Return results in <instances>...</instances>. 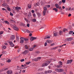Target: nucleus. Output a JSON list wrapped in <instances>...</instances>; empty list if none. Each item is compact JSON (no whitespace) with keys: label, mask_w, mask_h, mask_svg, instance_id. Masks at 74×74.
<instances>
[{"label":"nucleus","mask_w":74,"mask_h":74,"mask_svg":"<svg viewBox=\"0 0 74 74\" xmlns=\"http://www.w3.org/2000/svg\"><path fill=\"white\" fill-rule=\"evenodd\" d=\"M47 38H50V36L47 35L44 38L45 39H47Z\"/></svg>","instance_id":"nucleus-15"},{"label":"nucleus","mask_w":74,"mask_h":74,"mask_svg":"<svg viewBox=\"0 0 74 74\" xmlns=\"http://www.w3.org/2000/svg\"><path fill=\"white\" fill-rule=\"evenodd\" d=\"M23 38V40H25V41H29V39L26 38Z\"/></svg>","instance_id":"nucleus-30"},{"label":"nucleus","mask_w":74,"mask_h":74,"mask_svg":"<svg viewBox=\"0 0 74 74\" xmlns=\"http://www.w3.org/2000/svg\"><path fill=\"white\" fill-rule=\"evenodd\" d=\"M55 6L57 8H58L59 7V5H58V3H56L55 4Z\"/></svg>","instance_id":"nucleus-18"},{"label":"nucleus","mask_w":74,"mask_h":74,"mask_svg":"<svg viewBox=\"0 0 74 74\" xmlns=\"http://www.w3.org/2000/svg\"><path fill=\"white\" fill-rule=\"evenodd\" d=\"M26 32L28 33H32L31 31H29V30H26Z\"/></svg>","instance_id":"nucleus-32"},{"label":"nucleus","mask_w":74,"mask_h":74,"mask_svg":"<svg viewBox=\"0 0 74 74\" xmlns=\"http://www.w3.org/2000/svg\"><path fill=\"white\" fill-rule=\"evenodd\" d=\"M9 45L11 47H14V45L13 44V42L11 41H10L9 42Z\"/></svg>","instance_id":"nucleus-5"},{"label":"nucleus","mask_w":74,"mask_h":74,"mask_svg":"<svg viewBox=\"0 0 74 74\" xmlns=\"http://www.w3.org/2000/svg\"><path fill=\"white\" fill-rule=\"evenodd\" d=\"M37 38L33 37H32L30 38L31 41H33L34 40H36Z\"/></svg>","instance_id":"nucleus-6"},{"label":"nucleus","mask_w":74,"mask_h":74,"mask_svg":"<svg viewBox=\"0 0 74 74\" xmlns=\"http://www.w3.org/2000/svg\"><path fill=\"white\" fill-rule=\"evenodd\" d=\"M35 47H36V45H34V46H33V48L34 49V48H35Z\"/></svg>","instance_id":"nucleus-59"},{"label":"nucleus","mask_w":74,"mask_h":74,"mask_svg":"<svg viewBox=\"0 0 74 74\" xmlns=\"http://www.w3.org/2000/svg\"><path fill=\"white\" fill-rule=\"evenodd\" d=\"M56 71L57 72H58L59 73H60L62 72V71H64V70L62 69H56Z\"/></svg>","instance_id":"nucleus-2"},{"label":"nucleus","mask_w":74,"mask_h":74,"mask_svg":"<svg viewBox=\"0 0 74 74\" xmlns=\"http://www.w3.org/2000/svg\"><path fill=\"white\" fill-rule=\"evenodd\" d=\"M43 9L44 10V11H46L47 10V8L46 7H44L43 8Z\"/></svg>","instance_id":"nucleus-35"},{"label":"nucleus","mask_w":74,"mask_h":74,"mask_svg":"<svg viewBox=\"0 0 74 74\" xmlns=\"http://www.w3.org/2000/svg\"><path fill=\"white\" fill-rule=\"evenodd\" d=\"M31 12L32 13H34V10H32Z\"/></svg>","instance_id":"nucleus-54"},{"label":"nucleus","mask_w":74,"mask_h":74,"mask_svg":"<svg viewBox=\"0 0 74 74\" xmlns=\"http://www.w3.org/2000/svg\"><path fill=\"white\" fill-rule=\"evenodd\" d=\"M62 1L63 3H66V1L65 0H62Z\"/></svg>","instance_id":"nucleus-41"},{"label":"nucleus","mask_w":74,"mask_h":74,"mask_svg":"<svg viewBox=\"0 0 74 74\" xmlns=\"http://www.w3.org/2000/svg\"><path fill=\"white\" fill-rule=\"evenodd\" d=\"M33 16L34 17V18H36V14H34L33 15Z\"/></svg>","instance_id":"nucleus-58"},{"label":"nucleus","mask_w":74,"mask_h":74,"mask_svg":"<svg viewBox=\"0 0 74 74\" xmlns=\"http://www.w3.org/2000/svg\"><path fill=\"white\" fill-rule=\"evenodd\" d=\"M57 48H58V47H53L52 48L53 49H56Z\"/></svg>","instance_id":"nucleus-55"},{"label":"nucleus","mask_w":74,"mask_h":74,"mask_svg":"<svg viewBox=\"0 0 74 74\" xmlns=\"http://www.w3.org/2000/svg\"><path fill=\"white\" fill-rule=\"evenodd\" d=\"M2 5H3V6L5 7H6L7 6V4L5 3L3 4Z\"/></svg>","instance_id":"nucleus-29"},{"label":"nucleus","mask_w":74,"mask_h":74,"mask_svg":"<svg viewBox=\"0 0 74 74\" xmlns=\"http://www.w3.org/2000/svg\"><path fill=\"white\" fill-rule=\"evenodd\" d=\"M55 45V43H53V44H52L51 45V46H53V45Z\"/></svg>","instance_id":"nucleus-52"},{"label":"nucleus","mask_w":74,"mask_h":74,"mask_svg":"<svg viewBox=\"0 0 74 74\" xmlns=\"http://www.w3.org/2000/svg\"><path fill=\"white\" fill-rule=\"evenodd\" d=\"M7 73L8 74H12V72L11 70H9L7 71Z\"/></svg>","instance_id":"nucleus-13"},{"label":"nucleus","mask_w":74,"mask_h":74,"mask_svg":"<svg viewBox=\"0 0 74 74\" xmlns=\"http://www.w3.org/2000/svg\"><path fill=\"white\" fill-rule=\"evenodd\" d=\"M53 10H54V11H55L56 12H58V9L56 8H54L53 9Z\"/></svg>","instance_id":"nucleus-19"},{"label":"nucleus","mask_w":74,"mask_h":74,"mask_svg":"<svg viewBox=\"0 0 74 74\" xmlns=\"http://www.w3.org/2000/svg\"><path fill=\"white\" fill-rule=\"evenodd\" d=\"M25 48H26L27 49H28V46L27 45H25Z\"/></svg>","instance_id":"nucleus-34"},{"label":"nucleus","mask_w":74,"mask_h":74,"mask_svg":"<svg viewBox=\"0 0 74 74\" xmlns=\"http://www.w3.org/2000/svg\"><path fill=\"white\" fill-rule=\"evenodd\" d=\"M7 9L8 10V11H11V9L9 7H7Z\"/></svg>","instance_id":"nucleus-40"},{"label":"nucleus","mask_w":74,"mask_h":74,"mask_svg":"<svg viewBox=\"0 0 74 74\" xmlns=\"http://www.w3.org/2000/svg\"><path fill=\"white\" fill-rule=\"evenodd\" d=\"M46 12H47V11L46 10H44L43 11V15H44V16L45 15Z\"/></svg>","instance_id":"nucleus-14"},{"label":"nucleus","mask_w":74,"mask_h":74,"mask_svg":"<svg viewBox=\"0 0 74 74\" xmlns=\"http://www.w3.org/2000/svg\"><path fill=\"white\" fill-rule=\"evenodd\" d=\"M41 59V57H38L37 58V59H38V60H40V59Z\"/></svg>","instance_id":"nucleus-42"},{"label":"nucleus","mask_w":74,"mask_h":74,"mask_svg":"<svg viewBox=\"0 0 74 74\" xmlns=\"http://www.w3.org/2000/svg\"><path fill=\"white\" fill-rule=\"evenodd\" d=\"M73 33V31H70L69 32V34H72Z\"/></svg>","instance_id":"nucleus-37"},{"label":"nucleus","mask_w":74,"mask_h":74,"mask_svg":"<svg viewBox=\"0 0 74 74\" xmlns=\"http://www.w3.org/2000/svg\"><path fill=\"white\" fill-rule=\"evenodd\" d=\"M58 63L59 64H60V65H62V62L61 61L59 62H58Z\"/></svg>","instance_id":"nucleus-33"},{"label":"nucleus","mask_w":74,"mask_h":74,"mask_svg":"<svg viewBox=\"0 0 74 74\" xmlns=\"http://www.w3.org/2000/svg\"><path fill=\"white\" fill-rule=\"evenodd\" d=\"M15 35H13L11 36L10 37V40H15Z\"/></svg>","instance_id":"nucleus-4"},{"label":"nucleus","mask_w":74,"mask_h":74,"mask_svg":"<svg viewBox=\"0 0 74 74\" xmlns=\"http://www.w3.org/2000/svg\"><path fill=\"white\" fill-rule=\"evenodd\" d=\"M62 9H64V8H65V7H64V6H62Z\"/></svg>","instance_id":"nucleus-64"},{"label":"nucleus","mask_w":74,"mask_h":74,"mask_svg":"<svg viewBox=\"0 0 74 74\" xmlns=\"http://www.w3.org/2000/svg\"><path fill=\"white\" fill-rule=\"evenodd\" d=\"M32 16V15L30 14V13H29L28 14V18H30Z\"/></svg>","instance_id":"nucleus-26"},{"label":"nucleus","mask_w":74,"mask_h":74,"mask_svg":"<svg viewBox=\"0 0 74 74\" xmlns=\"http://www.w3.org/2000/svg\"><path fill=\"white\" fill-rule=\"evenodd\" d=\"M57 68H60V67H62V66L60 65H58L57 66Z\"/></svg>","instance_id":"nucleus-27"},{"label":"nucleus","mask_w":74,"mask_h":74,"mask_svg":"<svg viewBox=\"0 0 74 74\" xmlns=\"http://www.w3.org/2000/svg\"><path fill=\"white\" fill-rule=\"evenodd\" d=\"M13 29H14V30H16V31H18V30H19V29H18V28L15 26L14 27Z\"/></svg>","instance_id":"nucleus-11"},{"label":"nucleus","mask_w":74,"mask_h":74,"mask_svg":"<svg viewBox=\"0 0 74 74\" xmlns=\"http://www.w3.org/2000/svg\"><path fill=\"white\" fill-rule=\"evenodd\" d=\"M45 7H46L47 8H49V7H51V6L49 5H47L45 6Z\"/></svg>","instance_id":"nucleus-38"},{"label":"nucleus","mask_w":74,"mask_h":74,"mask_svg":"<svg viewBox=\"0 0 74 74\" xmlns=\"http://www.w3.org/2000/svg\"><path fill=\"white\" fill-rule=\"evenodd\" d=\"M63 33V31H61L60 30L59 31V35H62V34Z\"/></svg>","instance_id":"nucleus-16"},{"label":"nucleus","mask_w":74,"mask_h":74,"mask_svg":"<svg viewBox=\"0 0 74 74\" xmlns=\"http://www.w3.org/2000/svg\"><path fill=\"white\" fill-rule=\"evenodd\" d=\"M47 45V42H45V46H46Z\"/></svg>","instance_id":"nucleus-57"},{"label":"nucleus","mask_w":74,"mask_h":74,"mask_svg":"<svg viewBox=\"0 0 74 74\" xmlns=\"http://www.w3.org/2000/svg\"><path fill=\"white\" fill-rule=\"evenodd\" d=\"M15 9L16 10H19L21 9V8L19 7H16L15 8Z\"/></svg>","instance_id":"nucleus-22"},{"label":"nucleus","mask_w":74,"mask_h":74,"mask_svg":"<svg viewBox=\"0 0 74 74\" xmlns=\"http://www.w3.org/2000/svg\"><path fill=\"white\" fill-rule=\"evenodd\" d=\"M24 61H25V59H22L20 60V61L21 62H24Z\"/></svg>","instance_id":"nucleus-39"},{"label":"nucleus","mask_w":74,"mask_h":74,"mask_svg":"<svg viewBox=\"0 0 74 74\" xmlns=\"http://www.w3.org/2000/svg\"><path fill=\"white\" fill-rule=\"evenodd\" d=\"M30 63H31V61H30L26 62L25 64H27V65H28V64H29Z\"/></svg>","instance_id":"nucleus-25"},{"label":"nucleus","mask_w":74,"mask_h":74,"mask_svg":"<svg viewBox=\"0 0 74 74\" xmlns=\"http://www.w3.org/2000/svg\"><path fill=\"white\" fill-rule=\"evenodd\" d=\"M27 27H29V26H30V24H27Z\"/></svg>","instance_id":"nucleus-50"},{"label":"nucleus","mask_w":74,"mask_h":74,"mask_svg":"<svg viewBox=\"0 0 74 74\" xmlns=\"http://www.w3.org/2000/svg\"><path fill=\"white\" fill-rule=\"evenodd\" d=\"M32 21L33 22H36V18H33L32 19Z\"/></svg>","instance_id":"nucleus-20"},{"label":"nucleus","mask_w":74,"mask_h":74,"mask_svg":"<svg viewBox=\"0 0 74 74\" xmlns=\"http://www.w3.org/2000/svg\"><path fill=\"white\" fill-rule=\"evenodd\" d=\"M24 20H25V21H26V22H28V20H27V19L26 18H25Z\"/></svg>","instance_id":"nucleus-47"},{"label":"nucleus","mask_w":74,"mask_h":74,"mask_svg":"<svg viewBox=\"0 0 74 74\" xmlns=\"http://www.w3.org/2000/svg\"><path fill=\"white\" fill-rule=\"evenodd\" d=\"M6 62L8 63H10L11 62V60L9 59H8V60H6Z\"/></svg>","instance_id":"nucleus-24"},{"label":"nucleus","mask_w":74,"mask_h":74,"mask_svg":"<svg viewBox=\"0 0 74 74\" xmlns=\"http://www.w3.org/2000/svg\"><path fill=\"white\" fill-rule=\"evenodd\" d=\"M29 52V51L28 50H25L23 52V54L24 55H25V54H26V53H27Z\"/></svg>","instance_id":"nucleus-12"},{"label":"nucleus","mask_w":74,"mask_h":74,"mask_svg":"<svg viewBox=\"0 0 74 74\" xmlns=\"http://www.w3.org/2000/svg\"><path fill=\"white\" fill-rule=\"evenodd\" d=\"M2 48L3 49H6V46H5L3 45L2 46Z\"/></svg>","instance_id":"nucleus-23"},{"label":"nucleus","mask_w":74,"mask_h":74,"mask_svg":"<svg viewBox=\"0 0 74 74\" xmlns=\"http://www.w3.org/2000/svg\"><path fill=\"white\" fill-rule=\"evenodd\" d=\"M19 38L17 37L16 38V40L17 41H18L19 40Z\"/></svg>","instance_id":"nucleus-56"},{"label":"nucleus","mask_w":74,"mask_h":74,"mask_svg":"<svg viewBox=\"0 0 74 74\" xmlns=\"http://www.w3.org/2000/svg\"><path fill=\"white\" fill-rule=\"evenodd\" d=\"M71 16V14H69V15H68V16Z\"/></svg>","instance_id":"nucleus-62"},{"label":"nucleus","mask_w":74,"mask_h":74,"mask_svg":"<svg viewBox=\"0 0 74 74\" xmlns=\"http://www.w3.org/2000/svg\"><path fill=\"white\" fill-rule=\"evenodd\" d=\"M47 41L48 42V43H50L51 41L49 40H47Z\"/></svg>","instance_id":"nucleus-36"},{"label":"nucleus","mask_w":74,"mask_h":74,"mask_svg":"<svg viewBox=\"0 0 74 74\" xmlns=\"http://www.w3.org/2000/svg\"><path fill=\"white\" fill-rule=\"evenodd\" d=\"M50 61H47L46 62V63H43L42 64V67H45V66H47L48 65V64H49L53 60L52 59H50L49 60Z\"/></svg>","instance_id":"nucleus-1"},{"label":"nucleus","mask_w":74,"mask_h":74,"mask_svg":"<svg viewBox=\"0 0 74 74\" xmlns=\"http://www.w3.org/2000/svg\"><path fill=\"white\" fill-rule=\"evenodd\" d=\"M66 31H68V30H67V29L64 28L63 29V32H66Z\"/></svg>","instance_id":"nucleus-21"},{"label":"nucleus","mask_w":74,"mask_h":74,"mask_svg":"<svg viewBox=\"0 0 74 74\" xmlns=\"http://www.w3.org/2000/svg\"><path fill=\"white\" fill-rule=\"evenodd\" d=\"M35 53H40V51H35Z\"/></svg>","instance_id":"nucleus-45"},{"label":"nucleus","mask_w":74,"mask_h":74,"mask_svg":"<svg viewBox=\"0 0 74 74\" xmlns=\"http://www.w3.org/2000/svg\"><path fill=\"white\" fill-rule=\"evenodd\" d=\"M58 8H59V10H60L62 8H61V7L60 6L58 7Z\"/></svg>","instance_id":"nucleus-63"},{"label":"nucleus","mask_w":74,"mask_h":74,"mask_svg":"<svg viewBox=\"0 0 74 74\" xmlns=\"http://www.w3.org/2000/svg\"><path fill=\"white\" fill-rule=\"evenodd\" d=\"M3 31H1V32H0V34H3Z\"/></svg>","instance_id":"nucleus-48"},{"label":"nucleus","mask_w":74,"mask_h":74,"mask_svg":"<svg viewBox=\"0 0 74 74\" xmlns=\"http://www.w3.org/2000/svg\"><path fill=\"white\" fill-rule=\"evenodd\" d=\"M53 35L54 36L56 37V36H59V33L58 32H54L53 33Z\"/></svg>","instance_id":"nucleus-3"},{"label":"nucleus","mask_w":74,"mask_h":74,"mask_svg":"<svg viewBox=\"0 0 74 74\" xmlns=\"http://www.w3.org/2000/svg\"><path fill=\"white\" fill-rule=\"evenodd\" d=\"M25 71H25V70H23L22 71L23 73H25Z\"/></svg>","instance_id":"nucleus-60"},{"label":"nucleus","mask_w":74,"mask_h":74,"mask_svg":"<svg viewBox=\"0 0 74 74\" xmlns=\"http://www.w3.org/2000/svg\"><path fill=\"white\" fill-rule=\"evenodd\" d=\"M45 74H47V73H48V71H45Z\"/></svg>","instance_id":"nucleus-51"},{"label":"nucleus","mask_w":74,"mask_h":74,"mask_svg":"<svg viewBox=\"0 0 74 74\" xmlns=\"http://www.w3.org/2000/svg\"><path fill=\"white\" fill-rule=\"evenodd\" d=\"M66 40H67V41H71V40H73V38H67L66 39Z\"/></svg>","instance_id":"nucleus-10"},{"label":"nucleus","mask_w":74,"mask_h":74,"mask_svg":"<svg viewBox=\"0 0 74 74\" xmlns=\"http://www.w3.org/2000/svg\"><path fill=\"white\" fill-rule=\"evenodd\" d=\"M37 15L38 16V18H40V16H41V13L39 12H38L37 13Z\"/></svg>","instance_id":"nucleus-9"},{"label":"nucleus","mask_w":74,"mask_h":74,"mask_svg":"<svg viewBox=\"0 0 74 74\" xmlns=\"http://www.w3.org/2000/svg\"><path fill=\"white\" fill-rule=\"evenodd\" d=\"M5 23H6L7 24H8V25H9L10 24V23L8 21H5Z\"/></svg>","instance_id":"nucleus-28"},{"label":"nucleus","mask_w":74,"mask_h":74,"mask_svg":"<svg viewBox=\"0 0 74 74\" xmlns=\"http://www.w3.org/2000/svg\"><path fill=\"white\" fill-rule=\"evenodd\" d=\"M34 61H38V59H37V58H35L34 59Z\"/></svg>","instance_id":"nucleus-49"},{"label":"nucleus","mask_w":74,"mask_h":74,"mask_svg":"<svg viewBox=\"0 0 74 74\" xmlns=\"http://www.w3.org/2000/svg\"><path fill=\"white\" fill-rule=\"evenodd\" d=\"M10 22H11L12 23H13V22H14V21L13 20H10Z\"/></svg>","instance_id":"nucleus-44"},{"label":"nucleus","mask_w":74,"mask_h":74,"mask_svg":"<svg viewBox=\"0 0 74 74\" xmlns=\"http://www.w3.org/2000/svg\"><path fill=\"white\" fill-rule=\"evenodd\" d=\"M20 39L21 40L20 42L21 44H22L24 42V40H23V38H21Z\"/></svg>","instance_id":"nucleus-7"},{"label":"nucleus","mask_w":74,"mask_h":74,"mask_svg":"<svg viewBox=\"0 0 74 74\" xmlns=\"http://www.w3.org/2000/svg\"><path fill=\"white\" fill-rule=\"evenodd\" d=\"M34 49L33 48H30L29 49V51H32Z\"/></svg>","instance_id":"nucleus-31"},{"label":"nucleus","mask_w":74,"mask_h":74,"mask_svg":"<svg viewBox=\"0 0 74 74\" xmlns=\"http://www.w3.org/2000/svg\"><path fill=\"white\" fill-rule=\"evenodd\" d=\"M48 71V73H52V71L49 70Z\"/></svg>","instance_id":"nucleus-43"},{"label":"nucleus","mask_w":74,"mask_h":74,"mask_svg":"<svg viewBox=\"0 0 74 74\" xmlns=\"http://www.w3.org/2000/svg\"><path fill=\"white\" fill-rule=\"evenodd\" d=\"M10 15L11 16H13V14L11 13V12H10Z\"/></svg>","instance_id":"nucleus-53"},{"label":"nucleus","mask_w":74,"mask_h":74,"mask_svg":"<svg viewBox=\"0 0 74 74\" xmlns=\"http://www.w3.org/2000/svg\"><path fill=\"white\" fill-rule=\"evenodd\" d=\"M28 7L29 8H31L32 7V5L31 4H29L28 5Z\"/></svg>","instance_id":"nucleus-17"},{"label":"nucleus","mask_w":74,"mask_h":74,"mask_svg":"<svg viewBox=\"0 0 74 74\" xmlns=\"http://www.w3.org/2000/svg\"><path fill=\"white\" fill-rule=\"evenodd\" d=\"M72 62H73L72 60H68L67 61V64L71 63H72Z\"/></svg>","instance_id":"nucleus-8"},{"label":"nucleus","mask_w":74,"mask_h":74,"mask_svg":"<svg viewBox=\"0 0 74 74\" xmlns=\"http://www.w3.org/2000/svg\"><path fill=\"white\" fill-rule=\"evenodd\" d=\"M62 2L61 1H60L59 2L58 4H59L60 5L62 4Z\"/></svg>","instance_id":"nucleus-46"},{"label":"nucleus","mask_w":74,"mask_h":74,"mask_svg":"<svg viewBox=\"0 0 74 74\" xmlns=\"http://www.w3.org/2000/svg\"><path fill=\"white\" fill-rule=\"evenodd\" d=\"M71 11H74V8L71 9Z\"/></svg>","instance_id":"nucleus-61"}]
</instances>
